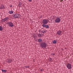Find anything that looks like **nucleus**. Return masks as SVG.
Returning a JSON list of instances; mask_svg holds the SVG:
<instances>
[{"instance_id":"obj_1","label":"nucleus","mask_w":73,"mask_h":73,"mask_svg":"<svg viewBox=\"0 0 73 73\" xmlns=\"http://www.w3.org/2000/svg\"><path fill=\"white\" fill-rule=\"evenodd\" d=\"M40 46L41 48H46V44L45 43L42 42V43L40 44Z\"/></svg>"},{"instance_id":"obj_2","label":"nucleus","mask_w":73,"mask_h":73,"mask_svg":"<svg viewBox=\"0 0 73 73\" xmlns=\"http://www.w3.org/2000/svg\"><path fill=\"white\" fill-rule=\"evenodd\" d=\"M13 17L15 19H16V18H19L20 17V15L16 14L14 15Z\"/></svg>"},{"instance_id":"obj_3","label":"nucleus","mask_w":73,"mask_h":73,"mask_svg":"<svg viewBox=\"0 0 73 73\" xmlns=\"http://www.w3.org/2000/svg\"><path fill=\"white\" fill-rule=\"evenodd\" d=\"M42 23L44 24H46L48 23V20L46 19H44L43 20Z\"/></svg>"},{"instance_id":"obj_4","label":"nucleus","mask_w":73,"mask_h":73,"mask_svg":"<svg viewBox=\"0 0 73 73\" xmlns=\"http://www.w3.org/2000/svg\"><path fill=\"white\" fill-rule=\"evenodd\" d=\"M67 67L69 69H70L71 68H72V66H71V64H68L67 65Z\"/></svg>"},{"instance_id":"obj_5","label":"nucleus","mask_w":73,"mask_h":73,"mask_svg":"<svg viewBox=\"0 0 73 73\" xmlns=\"http://www.w3.org/2000/svg\"><path fill=\"white\" fill-rule=\"evenodd\" d=\"M60 19L58 18L56 19L55 21L56 23H59L60 22Z\"/></svg>"},{"instance_id":"obj_6","label":"nucleus","mask_w":73,"mask_h":73,"mask_svg":"<svg viewBox=\"0 0 73 73\" xmlns=\"http://www.w3.org/2000/svg\"><path fill=\"white\" fill-rule=\"evenodd\" d=\"M8 24L9 25V27H13V24L10 22H9Z\"/></svg>"},{"instance_id":"obj_7","label":"nucleus","mask_w":73,"mask_h":73,"mask_svg":"<svg viewBox=\"0 0 73 73\" xmlns=\"http://www.w3.org/2000/svg\"><path fill=\"white\" fill-rule=\"evenodd\" d=\"M43 27H45L46 28H49V26L48 25H46L44 24L42 25Z\"/></svg>"},{"instance_id":"obj_8","label":"nucleus","mask_w":73,"mask_h":73,"mask_svg":"<svg viewBox=\"0 0 73 73\" xmlns=\"http://www.w3.org/2000/svg\"><path fill=\"white\" fill-rule=\"evenodd\" d=\"M7 20H8V17L5 18L2 20V22H5V21H7Z\"/></svg>"},{"instance_id":"obj_9","label":"nucleus","mask_w":73,"mask_h":73,"mask_svg":"<svg viewBox=\"0 0 73 73\" xmlns=\"http://www.w3.org/2000/svg\"><path fill=\"white\" fill-rule=\"evenodd\" d=\"M12 62V59H9L7 61V62L8 63H11Z\"/></svg>"},{"instance_id":"obj_10","label":"nucleus","mask_w":73,"mask_h":73,"mask_svg":"<svg viewBox=\"0 0 73 73\" xmlns=\"http://www.w3.org/2000/svg\"><path fill=\"white\" fill-rule=\"evenodd\" d=\"M22 5V3L21 2H19V5H18V7H21V6Z\"/></svg>"},{"instance_id":"obj_11","label":"nucleus","mask_w":73,"mask_h":73,"mask_svg":"<svg viewBox=\"0 0 73 73\" xmlns=\"http://www.w3.org/2000/svg\"><path fill=\"white\" fill-rule=\"evenodd\" d=\"M61 33V31H58L57 32V34H58L59 35H60Z\"/></svg>"},{"instance_id":"obj_12","label":"nucleus","mask_w":73,"mask_h":73,"mask_svg":"<svg viewBox=\"0 0 73 73\" xmlns=\"http://www.w3.org/2000/svg\"><path fill=\"white\" fill-rule=\"evenodd\" d=\"M0 8L1 9H4V7L3 5H1V6L0 7Z\"/></svg>"},{"instance_id":"obj_13","label":"nucleus","mask_w":73,"mask_h":73,"mask_svg":"<svg viewBox=\"0 0 73 73\" xmlns=\"http://www.w3.org/2000/svg\"><path fill=\"white\" fill-rule=\"evenodd\" d=\"M9 13L10 14H12V13H13V11H10L9 12Z\"/></svg>"},{"instance_id":"obj_14","label":"nucleus","mask_w":73,"mask_h":73,"mask_svg":"<svg viewBox=\"0 0 73 73\" xmlns=\"http://www.w3.org/2000/svg\"><path fill=\"white\" fill-rule=\"evenodd\" d=\"M43 34H39V35H38V36L39 37H42V36H43Z\"/></svg>"},{"instance_id":"obj_15","label":"nucleus","mask_w":73,"mask_h":73,"mask_svg":"<svg viewBox=\"0 0 73 73\" xmlns=\"http://www.w3.org/2000/svg\"><path fill=\"white\" fill-rule=\"evenodd\" d=\"M41 32L42 33H44L45 32V31L44 30H42L41 31Z\"/></svg>"},{"instance_id":"obj_16","label":"nucleus","mask_w":73,"mask_h":73,"mask_svg":"<svg viewBox=\"0 0 73 73\" xmlns=\"http://www.w3.org/2000/svg\"><path fill=\"white\" fill-rule=\"evenodd\" d=\"M3 27L1 26H0V31H3Z\"/></svg>"},{"instance_id":"obj_17","label":"nucleus","mask_w":73,"mask_h":73,"mask_svg":"<svg viewBox=\"0 0 73 73\" xmlns=\"http://www.w3.org/2000/svg\"><path fill=\"white\" fill-rule=\"evenodd\" d=\"M2 72H7V70H2Z\"/></svg>"},{"instance_id":"obj_18","label":"nucleus","mask_w":73,"mask_h":73,"mask_svg":"<svg viewBox=\"0 0 73 73\" xmlns=\"http://www.w3.org/2000/svg\"><path fill=\"white\" fill-rule=\"evenodd\" d=\"M48 61H52V59H51V58H50L48 59Z\"/></svg>"},{"instance_id":"obj_19","label":"nucleus","mask_w":73,"mask_h":73,"mask_svg":"<svg viewBox=\"0 0 73 73\" xmlns=\"http://www.w3.org/2000/svg\"><path fill=\"white\" fill-rule=\"evenodd\" d=\"M41 41H42V40L40 39H39L38 40V41H39V42H41Z\"/></svg>"},{"instance_id":"obj_20","label":"nucleus","mask_w":73,"mask_h":73,"mask_svg":"<svg viewBox=\"0 0 73 73\" xmlns=\"http://www.w3.org/2000/svg\"><path fill=\"white\" fill-rule=\"evenodd\" d=\"M36 35L35 34H34L33 35V37L34 38H36Z\"/></svg>"},{"instance_id":"obj_21","label":"nucleus","mask_w":73,"mask_h":73,"mask_svg":"<svg viewBox=\"0 0 73 73\" xmlns=\"http://www.w3.org/2000/svg\"><path fill=\"white\" fill-rule=\"evenodd\" d=\"M53 44H55V40H54V41H52Z\"/></svg>"},{"instance_id":"obj_22","label":"nucleus","mask_w":73,"mask_h":73,"mask_svg":"<svg viewBox=\"0 0 73 73\" xmlns=\"http://www.w3.org/2000/svg\"><path fill=\"white\" fill-rule=\"evenodd\" d=\"M25 67H26V68H29V66H25Z\"/></svg>"},{"instance_id":"obj_23","label":"nucleus","mask_w":73,"mask_h":73,"mask_svg":"<svg viewBox=\"0 0 73 73\" xmlns=\"http://www.w3.org/2000/svg\"><path fill=\"white\" fill-rule=\"evenodd\" d=\"M29 1H30V2L32 1V0H28Z\"/></svg>"},{"instance_id":"obj_24","label":"nucleus","mask_w":73,"mask_h":73,"mask_svg":"<svg viewBox=\"0 0 73 73\" xmlns=\"http://www.w3.org/2000/svg\"><path fill=\"white\" fill-rule=\"evenodd\" d=\"M52 54L53 55V56H54V54Z\"/></svg>"},{"instance_id":"obj_25","label":"nucleus","mask_w":73,"mask_h":73,"mask_svg":"<svg viewBox=\"0 0 73 73\" xmlns=\"http://www.w3.org/2000/svg\"><path fill=\"white\" fill-rule=\"evenodd\" d=\"M57 43V41H55V44H56Z\"/></svg>"},{"instance_id":"obj_26","label":"nucleus","mask_w":73,"mask_h":73,"mask_svg":"<svg viewBox=\"0 0 73 73\" xmlns=\"http://www.w3.org/2000/svg\"><path fill=\"white\" fill-rule=\"evenodd\" d=\"M10 7H12V6L11 5L10 6Z\"/></svg>"},{"instance_id":"obj_27","label":"nucleus","mask_w":73,"mask_h":73,"mask_svg":"<svg viewBox=\"0 0 73 73\" xmlns=\"http://www.w3.org/2000/svg\"><path fill=\"white\" fill-rule=\"evenodd\" d=\"M40 71H42V70L40 69Z\"/></svg>"},{"instance_id":"obj_28","label":"nucleus","mask_w":73,"mask_h":73,"mask_svg":"<svg viewBox=\"0 0 73 73\" xmlns=\"http://www.w3.org/2000/svg\"><path fill=\"white\" fill-rule=\"evenodd\" d=\"M63 1V0H62V1Z\"/></svg>"},{"instance_id":"obj_29","label":"nucleus","mask_w":73,"mask_h":73,"mask_svg":"<svg viewBox=\"0 0 73 73\" xmlns=\"http://www.w3.org/2000/svg\"><path fill=\"white\" fill-rule=\"evenodd\" d=\"M40 18H41V17H40Z\"/></svg>"},{"instance_id":"obj_30","label":"nucleus","mask_w":73,"mask_h":73,"mask_svg":"<svg viewBox=\"0 0 73 73\" xmlns=\"http://www.w3.org/2000/svg\"><path fill=\"white\" fill-rule=\"evenodd\" d=\"M62 50H63V49L62 48Z\"/></svg>"},{"instance_id":"obj_31","label":"nucleus","mask_w":73,"mask_h":73,"mask_svg":"<svg viewBox=\"0 0 73 73\" xmlns=\"http://www.w3.org/2000/svg\"><path fill=\"white\" fill-rule=\"evenodd\" d=\"M65 49H66V48H65Z\"/></svg>"}]
</instances>
